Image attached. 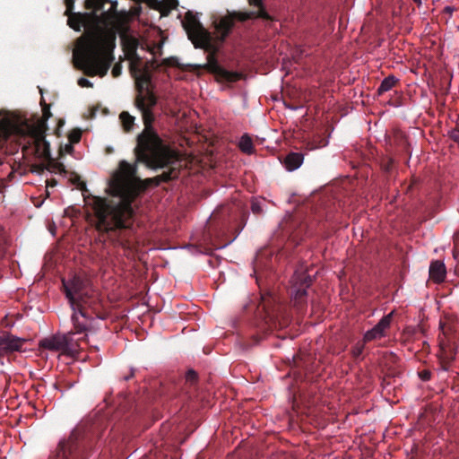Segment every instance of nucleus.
<instances>
[{
    "label": "nucleus",
    "mask_w": 459,
    "mask_h": 459,
    "mask_svg": "<svg viewBox=\"0 0 459 459\" xmlns=\"http://www.w3.org/2000/svg\"><path fill=\"white\" fill-rule=\"evenodd\" d=\"M251 6L257 7V11L265 10L263 0H248Z\"/></svg>",
    "instance_id": "31"
},
{
    "label": "nucleus",
    "mask_w": 459,
    "mask_h": 459,
    "mask_svg": "<svg viewBox=\"0 0 459 459\" xmlns=\"http://www.w3.org/2000/svg\"><path fill=\"white\" fill-rule=\"evenodd\" d=\"M239 214L229 205H221L210 216L204 230V238L216 248L230 245L238 235L242 227L238 223Z\"/></svg>",
    "instance_id": "6"
},
{
    "label": "nucleus",
    "mask_w": 459,
    "mask_h": 459,
    "mask_svg": "<svg viewBox=\"0 0 459 459\" xmlns=\"http://www.w3.org/2000/svg\"><path fill=\"white\" fill-rule=\"evenodd\" d=\"M130 72L135 79L134 106L141 112L143 130L137 135L134 153L136 162H119L109 181L111 198L91 196L95 229L100 235L115 247L130 248L136 228L134 200L151 184L159 186L179 176V159L177 152L160 137L153 123V108L158 99L151 88L152 74L148 66L130 64Z\"/></svg>",
    "instance_id": "1"
},
{
    "label": "nucleus",
    "mask_w": 459,
    "mask_h": 459,
    "mask_svg": "<svg viewBox=\"0 0 459 459\" xmlns=\"http://www.w3.org/2000/svg\"><path fill=\"white\" fill-rule=\"evenodd\" d=\"M252 212L254 213H260L262 212L261 207L259 206L258 204H256V203L252 204Z\"/></svg>",
    "instance_id": "39"
},
{
    "label": "nucleus",
    "mask_w": 459,
    "mask_h": 459,
    "mask_svg": "<svg viewBox=\"0 0 459 459\" xmlns=\"http://www.w3.org/2000/svg\"><path fill=\"white\" fill-rule=\"evenodd\" d=\"M134 375V371L132 369L130 374L124 377V380L128 381L129 379L133 378Z\"/></svg>",
    "instance_id": "41"
},
{
    "label": "nucleus",
    "mask_w": 459,
    "mask_h": 459,
    "mask_svg": "<svg viewBox=\"0 0 459 459\" xmlns=\"http://www.w3.org/2000/svg\"><path fill=\"white\" fill-rule=\"evenodd\" d=\"M398 82V80L394 75H389L385 77L380 83L377 93L379 95L385 93V91H390L395 83Z\"/></svg>",
    "instance_id": "18"
},
{
    "label": "nucleus",
    "mask_w": 459,
    "mask_h": 459,
    "mask_svg": "<svg viewBox=\"0 0 459 459\" xmlns=\"http://www.w3.org/2000/svg\"><path fill=\"white\" fill-rule=\"evenodd\" d=\"M453 256L455 259L459 258V234L454 236Z\"/></svg>",
    "instance_id": "29"
},
{
    "label": "nucleus",
    "mask_w": 459,
    "mask_h": 459,
    "mask_svg": "<svg viewBox=\"0 0 459 459\" xmlns=\"http://www.w3.org/2000/svg\"><path fill=\"white\" fill-rule=\"evenodd\" d=\"M449 138L459 145V129L454 128L448 133Z\"/></svg>",
    "instance_id": "30"
},
{
    "label": "nucleus",
    "mask_w": 459,
    "mask_h": 459,
    "mask_svg": "<svg viewBox=\"0 0 459 459\" xmlns=\"http://www.w3.org/2000/svg\"><path fill=\"white\" fill-rule=\"evenodd\" d=\"M57 184V181L55 178H51L50 180L47 181V186L54 187Z\"/></svg>",
    "instance_id": "40"
},
{
    "label": "nucleus",
    "mask_w": 459,
    "mask_h": 459,
    "mask_svg": "<svg viewBox=\"0 0 459 459\" xmlns=\"http://www.w3.org/2000/svg\"><path fill=\"white\" fill-rule=\"evenodd\" d=\"M72 321H73L74 327V330H75L74 332H73L74 334V333H81L86 331V326L83 324L79 322L78 316L76 315V309L74 310V314L72 316Z\"/></svg>",
    "instance_id": "23"
},
{
    "label": "nucleus",
    "mask_w": 459,
    "mask_h": 459,
    "mask_svg": "<svg viewBox=\"0 0 459 459\" xmlns=\"http://www.w3.org/2000/svg\"><path fill=\"white\" fill-rule=\"evenodd\" d=\"M238 147L243 152H245L247 154L253 153L254 144H253L252 139L250 138V136L248 134H244L241 136V138L239 140Z\"/></svg>",
    "instance_id": "20"
},
{
    "label": "nucleus",
    "mask_w": 459,
    "mask_h": 459,
    "mask_svg": "<svg viewBox=\"0 0 459 459\" xmlns=\"http://www.w3.org/2000/svg\"><path fill=\"white\" fill-rule=\"evenodd\" d=\"M64 292L69 300V303L75 310L77 307L82 316L85 317L84 305L89 304V289L86 281L79 276H74L72 279L65 281L62 280Z\"/></svg>",
    "instance_id": "7"
},
{
    "label": "nucleus",
    "mask_w": 459,
    "mask_h": 459,
    "mask_svg": "<svg viewBox=\"0 0 459 459\" xmlns=\"http://www.w3.org/2000/svg\"><path fill=\"white\" fill-rule=\"evenodd\" d=\"M73 183L77 184L78 187L82 190L86 187L85 183L83 181H81L78 176L75 177V180H73Z\"/></svg>",
    "instance_id": "36"
},
{
    "label": "nucleus",
    "mask_w": 459,
    "mask_h": 459,
    "mask_svg": "<svg viewBox=\"0 0 459 459\" xmlns=\"http://www.w3.org/2000/svg\"><path fill=\"white\" fill-rule=\"evenodd\" d=\"M160 65H162L158 64L155 59H152V60L147 62V64L145 65V66H148L149 69L152 68L153 70H158Z\"/></svg>",
    "instance_id": "35"
},
{
    "label": "nucleus",
    "mask_w": 459,
    "mask_h": 459,
    "mask_svg": "<svg viewBox=\"0 0 459 459\" xmlns=\"http://www.w3.org/2000/svg\"><path fill=\"white\" fill-rule=\"evenodd\" d=\"M119 119L125 132H130L134 124V117L131 116L127 111H123L119 115Z\"/></svg>",
    "instance_id": "21"
},
{
    "label": "nucleus",
    "mask_w": 459,
    "mask_h": 459,
    "mask_svg": "<svg viewBox=\"0 0 459 459\" xmlns=\"http://www.w3.org/2000/svg\"><path fill=\"white\" fill-rule=\"evenodd\" d=\"M42 117L35 124L28 119L7 111H0V143L6 142L12 136L17 139L29 138V143H33L35 152L43 157H50V145L46 140L48 129V120L52 117L50 106L41 98Z\"/></svg>",
    "instance_id": "3"
},
{
    "label": "nucleus",
    "mask_w": 459,
    "mask_h": 459,
    "mask_svg": "<svg viewBox=\"0 0 459 459\" xmlns=\"http://www.w3.org/2000/svg\"><path fill=\"white\" fill-rule=\"evenodd\" d=\"M328 144V140L321 135H316L312 141L307 143V149L316 150L325 147Z\"/></svg>",
    "instance_id": "22"
},
{
    "label": "nucleus",
    "mask_w": 459,
    "mask_h": 459,
    "mask_svg": "<svg viewBox=\"0 0 459 459\" xmlns=\"http://www.w3.org/2000/svg\"><path fill=\"white\" fill-rule=\"evenodd\" d=\"M275 302V298L271 294L263 295L261 297L257 309L264 313V317L268 320L266 323H273L277 316V306Z\"/></svg>",
    "instance_id": "11"
},
{
    "label": "nucleus",
    "mask_w": 459,
    "mask_h": 459,
    "mask_svg": "<svg viewBox=\"0 0 459 459\" xmlns=\"http://www.w3.org/2000/svg\"><path fill=\"white\" fill-rule=\"evenodd\" d=\"M73 336V331L65 334H55L42 339L39 342V347L50 351H60L65 355L74 356L78 352L80 345Z\"/></svg>",
    "instance_id": "8"
},
{
    "label": "nucleus",
    "mask_w": 459,
    "mask_h": 459,
    "mask_svg": "<svg viewBox=\"0 0 459 459\" xmlns=\"http://www.w3.org/2000/svg\"><path fill=\"white\" fill-rule=\"evenodd\" d=\"M233 21L246 22L251 19L261 18L265 21H273V17L266 10L252 11V12H232L230 13Z\"/></svg>",
    "instance_id": "12"
},
{
    "label": "nucleus",
    "mask_w": 459,
    "mask_h": 459,
    "mask_svg": "<svg viewBox=\"0 0 459 459\" xmlns=\"http://www.w3.org/2000/svg\"><path fill=\"white\" fill-rule=\"evenodd\" d=\"M197 378V373L193 369H189L186 374V383L189 384L191 386L196 383Z\"/></svg>",
    "instance_id": "28"
},
{
    "label": "nucleus",
    "mask_w": 459,
    "mask_h": 459,
    "mask_svg": "<svg viewBox=\"0 0 459 459\" xmlns=\"http://www.w3.org/2000/svg\"><path fill=\"white\" fill-rule=\"evenodd\" d=\"M392 316H393V312L383 316L380 319V321L377 324L378 325V328H381L384 331V333H386V330L390 327Z\"/></svg>",
    "instance_id": "24"
},
{
    "label": "nucleus",
    "mask_w": 459,
    "mask_h": 459,
    "mask_svg": "<svg viewBox=\"0 0 459 459\" xmlns=\"http://www.w3.org/2000/svg\"><path fill=\"white\" fill-rule=\"evenodd\" d=\"M74 150V147L72 146V143H69V144H66L65 145V152L70 153L72 152V151Z\"/></svg>",
    "instance_id": "42"
},
{
    "label": "nucleus",
    "mask_w": 459,
    "mask_h": 459,
    "mask_svg": "<svg viewBox=\"0 0 459 459\" xmlns=\"http://www.w3.org/2000/svg\"><path fill=\"white\" fill-rule=\"evenodd\" d=\"M313 278L307 270L298 269L291 278V296H293V306L299 310L303 309L306 304L307 289L312 284Z\"/></svg>",
    "instance_id": "9"
},
{
    "label": "nucleus",
    "mask_w": 459,
    "mask_h": 459,
    "mask_svg": "<svg viewBox=\"0 0 459 459\" xmlns=\"http://www.w3.org/2000/svg\"><path fill=\"white\" fill-rule=\"evenodd\" d=\"M182 25L194 47L204 49L208 53L207 63L204 67L212 74L218 82H235L242 78L240 73L228 71L220 65L216 56L221 47L212 43L211 33L204 27L199 18L193 12L186 13Z\"/></svg>",
    "instance_id": "5"
},
{
    "label": "nucleus",
    "mask_w": 459,
    "mask_h": 459,
    "mask_svg": "<svg viewBox=\"0 0 459 459\" xmlns=\"http://www.w3.org/2000/svg\"><path fill=\"white\" fill-rule=\"evenodd\" d=\"M26 339L19 338L9 332L0 334V357L14 351H21Z\"/></svg>",
    "instance_id": "10"
},
{
    "label": "nucleus",
    "mask_w": 459,
    "mask_h": 459,
    "mask_svg": "<svg viewBox=\"0 0 459 459\" xmlns=\"http://www.w3.org/2000/svg\"><path fill=\"white\" fill-rule=\"evenodd\" d=\"M137 41L136 40H134L133 43H132V46H123L124 47V50L126 51V54L128 57V59L131 60V64H134V65H141V57L138 56V54L136 53V50H137Z\"/></svg>",
    "instance_id": "17"
},
{
    "label": "nucleus",
    "mask_w": 459,
    "mask_h": 459,
    "mask_svg": "<svg viewBox=\"0 0 459 459\" xmlns=\"http://www.w3.org/2000/svg\"><path fill=\"white\" fill-rule=\"evenodd\" d=\"M161 65L168 67H180L178 59L175 56L164 58L161 62Z\"/></svg>",
    "instance_id": "27"
},
{
    "label": "nucleus",
    "mask_w": 459,
    "mask_h": 459,
    "mask_svg": "<svg viewBox=\"0 0 459 459\" xmlns=\"http://www.w3.org/2000/svg\"><path fill=\"white\" fill-rule=\"evenodd\" d=\"M260 265V261H259V257H256L255 261V273H256V271H257V268L259 267Z\"/></svg>",
    "instance_id": "43"
},
{
    "label": "nucleus",
    "mask_w": 459,
    "mask_h": 459,
    "mask_svg": "<svg viewBox=\"0 0 459 459\" xmlns=\"http://www.w3.org/2000/svg\"><path fill=\"white\" fill-rule=\"evenodd\" d=\"M446 276V268L440 260H435L429 265V278L436 283H441Z\"/></svg>",
    "instance_id": "14"
},
{
    "label": "nucleus",
    "mask_w": 459,
    "mask_h": 459,
    "mask_svg": "<svg viewBox=\"0 0 459 459\" xmlns=\"http://www.w3.org/2000/svg\"><path fill=\"white\" fill-rule=\"evenodd\" d=\"M365 342H364V340H363V341H361V342H357V343L352 347V349H351V355H352V357H353L355 359H359V358L361 356V354H362V352H363V351H364V343H365Z\"/></svg>",
    "instance_id": "25"
},
{
    "label": "nucleus",
    "mask_w": 459,
    "mask_h": 459,
    "mask_svg": "<svg viewBox=\"0 0 459 459\" xmlns=\"http://www.w3.org/2000/svg\"><path fill=\"white\" fill-rule=\"evenodd\" d=\"M458 30H459V26H458Z\"/></svg>",
    "instance_id": "46"
},
{
    "label": "nucleus",
    "mask_w": 459,
    "mask_h": 459,
    "mask_svg": "<svg viewBox=\"0 0 459 459\" xmlns=\"http://www.w3.org/2000/svg\"><path fill=\"white\" fill-rule=\"evenodd\" d=\"M82 138V130L80 128L73 129L69 134L68 139L70 143H77L81 141Z\"/></svg>",
    "instance_id": "26"
},
{
    "label": "nucleus",
    "mask_w": 459,
    "mask_h": 459,
    "mask_svg": "<svg viewBox=\"0 0 459 459\" xmlns=\"http://www.w3.org/2000/svg\"><path fill=\"white\" fill-rule=\"evenodd\" d=\"M106 428L103 416L82 421L58 442L48 459H89Z\"/></svg>",
    "instance_id": "4"
},
{
    "label": "nucleus",
    "mask_w": 459,
    "mask_h": 459,
    "mask_svg": "<svg viewBox=\"0 0 459 459\" xmlns=\"http://www.w3.org/2000/svg\"><path fill=\"white\" fill-rule=\"evenodd\" d=\"M440 347L441 353L439 355V365L442 370L448 371L453 360L455 359V351L454 349H446L442 344Z\"/></svg>",
    "instance_id": "15"
},
{
    "label": "nucleus",
    "mask_w": 459,
    "mask_h": 459,
    "mask_svg": "<svg viewBox=\"0 0 459 459\" xmlns=\"http://www.w3.org/2000/svg\"><path fill=\"white\" fill-rule=\"evenodd\" d=\"M54 169L57 170L59 173H65V165L62 163H55Z\"/></svg>",
    "instance_id": "38"
},
{
    "label": "nucleus",
    "mask_w": 459,
    "mask_h": 459,
    "mask_svg": "<svg viewBox=\"0 0 459 459\" xmlns=\"http://www.w3.org/2000/svg\"><path fill=\"white\" fill-rule=\"evenodd\" d=\"M78 84H79L81 87H82V88H84V87H87V88H89V87H92V83H91L88 79H86V78H84V77H81V78L78 80Z\"/></svg>",
    "instance_id": "33"
},
{
    "label": "nucleus",
    "mask_w": 459,
    "mask_h": 459,
    "mask_svg": "<svg viewBox=\"0 0 459 459\" xmlns=\"http://www.w3.org/2000/svg\"><path fill=\"white\" fill-rule=\"evenodd\" d=\"M386 335V333H384V331L381 328H378V325H376L372 329L366 332L364 334V342H371L373 340H377L382 337H385Z\"/></svg>",
    "instance_id": "19"
},
{
    "label": "nucleus",
    "mask_w": 459,
    "mask_h": 459,
    "mask_svg": "<svg viewBox=\"0 0 459 459\" xmlns=\"http://www.w3.org/2000/svg\"><path fill=\"white\" fill-rule=\"evenodd\" d=\"M120 74H121V65H116L112 69V75L114 77H117L120 75Z\"/></svg>",
    "instance_id": "37"
},
{
    "label": "nucleus",
    "mask_w": 459,
    "mask_h": 459,
    "mask_svg": "<svg viewBox=\"0 0 459 459\" xmlns=\"http://www.w3.org/2000/svg\"><path fill=\"white\" fill-rule=\"evenodd\" d=\"M303 162V155L299 152H290L284 159V166L289 171L299 168Z\"/></svg>",
    "instance_id": "16"
},
{
    "label": "nucleus",
    "mask_w": 459,
    "mask_h": 459,
    "mask_svg": "<svg viewBox=\"0 0 459 459\" xmlns=\"http://www.w3.org/2000/svg\"><path fill=\"white\" fill-rule=\"evenodd\" d=\"M214 27L216 31L219 33V39L223 42L234 27V21L229 13L228 15L221 17L218 22H215Z\"/></svg>",
    "instance_id": "13"
},
{
    "label": "nucleus",
    "mask_w": 459,
    "mask_h": 459,
    "mask_svg": "<svg viewBox=\"0 0 459 459\" xmlns=\"http://www.w3.org/2000/svg\"><path fill=\"white\" fill-rule=\"evenodd\" d=\"M75 0H65L67 25L75 31H85L76 39L74 56L89 76H103L114 60L117 34L114 26L118 18L117 1L85 0L90 12H74Z\"/></svg>",
    "instance_id": "2"
},
{
    "label": "nucleus",
    "mask_w": 459,
    "mask_h": 459,
    "mask_svg": "<svg viewBox=\"0 0 459 459\" xmlns=\"http://www.w3.org/2000/svg\"><path fill=\"white\" fill-rule=\"evenodd\" d=\"M414 3H416L417 4H421V0H413Z\"/></svg>",
    "instance_id": "44"
},
{
    "label": "nucleus",
    "mask_w": 459,
    "mask_h": 459,
    "mask_svg": "<svg viewBox=\"0 0 459 459\" xmlns=\"http://www.w3.org/2000/svg\"><path fill=\"white\" fill-rule=\"evenodd\" d=\"M419 376L421 380L429 381L431 377V372L429 370H422L419 373Z\"/></svg>",
    "instance_id": "34"
},
{
    "label": "nucleus",
    "mask_w": 459,
    "mask_h": 459,
    "mask_svg": "<svg viewBox=\"0 0 459 459\" xmlns=\"http://www.w3.org/2000/svg\"><path fill=\"white\" fill-rule=\"evenodd\" d=\"M394 161L392 159H387L386 161L383 162L382 169L385 172H390L393 168Z\"/></svg>",
    "instance_id": "32"
},
{
    "label": "nucleus",
    "mask_w": 459,
    "mask_h": 459,
    "mask_svg": "<svg viewBox=\"0 0 459 459\" xmlns=\"http://www.w3.org/2000/svg\"><path fill=\"white\" fill-rule=\"evenodd\" d=\"M316 220L320 221H321V217L318 216V218H316Z\"/></svg>",
    "instance_id": "45"
}]
</instances>
